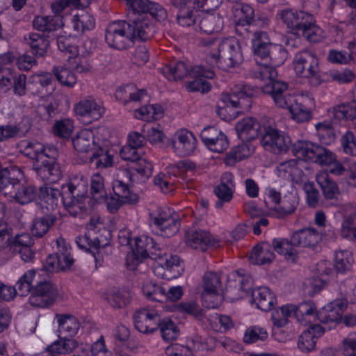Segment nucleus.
Masks as SVG:
<instances>
[{
	"label": "nucleus",
	"mask_w": 356,
	"mask_h": 356,
	"mask_svg": "<svg viewBox=\"0 0 356 356\" xmlns=\"http://www.w3.org/2000/svg\"><path fill=\"white\" fill-rule=\"evenodd\" d=\"M227 291L232 292V288L237 290V295L232 300L248 298L251 304L264 312L271 310L277 304L275 293L268 287L261 286L249 291L251 280L248 276L241 275L238 272H232L227 276Z\"/></svg>",
	"instance_id": "obj_1"
},
{
	"label": "nucleus",
	"mask_w": 356,
	"mask_h": 356,
	"mask_svg": "<svg viewBox=\"0 0 356 356\" xmlns=\"http://www.w3.org/2000/svg\"><path fill=\"white\" fill-rule=\"evenodd\" d=\"M20 152L33 160V168L42 179L57 181L61 177L58 165L50 148L37 141L23 140L18 145Z\"/></svg>",
	"instance_id": "obj_2"
},
{
	"label": "nucleus",
	"mask_w": 356,
	"mask_h": 356,
	"mask_svg": "<svg viewBox=\"0 0 356 356\" xmlns=\"http://www.w3.org/2000/svg\"><path fill=\"white\" fill-rule=\"evenodd\" d=\"M207 44L209 49L206 60L211 67L227 70L238 67L243 61L241 43L234 37L209 41Z\"/></svg>",
	"instance_id": "obj_3"
},
{
	"label": "nucleus",
	"mask_w": 356,
	"mask_h": 356,
	"mask_svg": "<svg viewBox=\"0 0 356 356\" xmlns=\"http://www.w3.org/2000/svg\"><path fill=\"white\" fill-rule=\"evenodd\" d=\"M88 179L83 175H75L62 186L63 206L72 215L77 216L93 207L92 200L87 195Z\"/></svg>",
	"instance_id": "obj_4"
},
{
	"label": "nucleus",
	"mask_w": 356,
	"mask_h": 356,
	"mask_svg": "<svg viewBox=\"0 0 356 356\" xmlns=\"http://www.w3.org/2000/svg\"><path fill=\"white\" fill-rule=\"evenodd\" d=\"M257 93V90L248 84H236L230 94L222 95L217 111L218 116L223 120L235 119L250 104V98Z\"/></svg>",
	"instance_id": "obj_5"
},
{
	"label": "nucleus",
	"mask_w": 356,
	"mask_h": 356,
	"mask_svg": "<svg viewBox=\"0 0 356 356\" xmlns=\"http://www.w3.org/2000/svg\"><path fill=\"white\" fill-rule=\"evenodd\" d=\"M125 234L124 231H121L119 237L122 245L128 244L131 248L127 256V266L129 270H136L138 266L143 265L144 260L148 257L151 249L154 248L155 243L152 238L146 235L130 239Z\"/></svg>",
	"instance_id": "obj_6"
},
{
	"label": "nucleus",
	"mask_w": 356,
	"mask_h": 356,
	"mask_svg": "<svg viewBox=\"0 0 356 356\" xmlns=\"http://www.w3.org/2000/svg\"><path fill=\"white\" fill-rule=\"evenodd\" d=\"M293 68L297 75L307 78L312 86H317L323 82L318 59L312 51L298 52L293 58Z\"/></svg>",
	"instance_id": "obj_7"
},
{
	"label": "nucleus",
	"mask_w": 356,
	"mask_h": 356,
	"mask_svg": "<svg viewBox=\"0 0 356 356\" xmlns=\"http://www.w3.org/2000/svg\"><path fill=\"white\" fill-rule=\"evenodd\" d=\"M149 223L158 233L166 237L177 233L180 226L176 214L166 207H153L149 211Z\"/></svg>",
	"instance_id": "obj_8"
},
{
	"label": "nucleus",
	"mask_w": 356,
	"mask_h": 356,
	"mask_svg": "<svg viewBox=\"0 0 356 356\" xmlns=\"http://www.w3.org/2000/svg\"><path fill=\"white\" fill-rule=\"evenodd\" d=\"M293 154L305 161H314L325 166L330 165L336 157L332 152L307 140L296 141L293 147Z\"/></svg>",
	"instance_id": "obj_9"
},
{
	"label": "nucleus",
	"mask_w": 356,
	"mask_h": 356,
	"mask_svg": "<svg viewBox=\"0 0 356 356\" xmlns=\"http://www.w3.org/2000/svg\"><path fill=\"white\" fill-rule=\"evenodd\" d=\"M188 10L191 13L194 22L188 26H193L195 31L207 34L218 32L222 29V20L220 16L217 13L209 12V10L214 8H209L207 5L202 8L192 5Z\"/></svg>",
	"instance_id": "obj_10"
},
{
	"label": "nucleus",
	"mask_w": 356,
	"mask_h": 356,
	"mask_svg": "<svg viewBox=\"0 0 356 356\" xmlns=\"http://www.w3.org/2000/svg\"><path fill=\"white\" fill-rule=\"evenodd\" d=\"M261 145L265 150L276 154H284L294 145L289 135L272 127L264 129Z\"/></svg>",
	"instance_id": "obj_11"
},
{
	"label": "nucleus",
	"mask_w": 356,
	"mask_h": 356,
	"mask_svg": "<svg viewBox=\"0 0 356 356\" xmlns=\"http://www.w3.org/2000/svg\"><path fill=\"white\" fill-rule=\"evenodd\" d=\"M57 46L58 49L67 56V63L70 68L79 73H86L91 70L88 60L79 54L77 46L70 38L65 35L58 36Z\"/></svg>",
	"instance_id": "obj_12"
},
{
	"label": "nucleus",
	"mask_w": 356,
	"mask_h": 356,
	"mask_svg": "<svg viewBox=\"0 0 356 356\" xmlns=\"http://www.w3.org/2000/svg\"><path fill=\"white\" fill-rule=\"evenodd\" d=\"M108 134V131L104 127L81 129L73 139L74 147L77 152H91L92 154L100 145V141L106 139Z\"/></svg>",
	"instance_id": "obj_13"
},
{
	"label": "nucleus",
	"mask_w": 356,
	"mask_h": 356,
	"mask_svg": "<svg viewBox=\"0 0 356 356\" xmlns=\"http://www.w3.org/2000/svg\"><path fill=\"white\" fill-rule=\"evenodd\" d=\"M113 195L106 198V207L111 212H115L123 204H134L138 202V196L137 194L131 191L127 184L123 181L116 177L113 181Z\"/></svg>",
	"instance_id": "obj_14"
},
{
	"label": "nucleus",
	"mask_w": 356,
	"mask_h": 356,
	"mask_svg": "<svg viewBox=\"0 0 356 356\" xmlns=\"http://www.w3.org/2000/svg\"><path fill=\"white\" fill-rule=\"evenodd\" d=\"M183 270L179 257L170 254L159 256L153 267V273L156 276L168 280L179 277Z\"/></svg>",
	"instance_id": "obj_15"
},
{
	"label": "nucleus",
	"mask_w": 356,
	"mask_h": 356,
	"mask_svg": "<svg viewBox=\"0 0 356 356\" xmlns=\"http://www.w3.org/2000/svg\"><path fill=\"white\" fill-rule=\"evenodd\" d=\"M129 23L124 21L115 22L107 27L105 39L107 44L113 48L123 49L132 42Z\"/></svg>",
	"instance_id": "obj_16"
},
{
	"label": "nucleus",
	"mask_w": 356,
	"mask_h": 356,
	"mask_svg": "<svg viewBox=\"0 0 356 356\" xmlns=\"http://www.w3.org/2000/svg\"><path fill=\"white\" fill-rule=\"evenodd\" d=\"M58 296L55 284L49 281H41L33 288L29 301L34 307H45L53 304Z\"/></svg>",
	"instance_id": "obj_17"
},
{
	"label": "nucleus",
	"mask_w": 356,
	"mask_h": 356,
	"mask_svg": "<svg viewBox=\"0 0 356 356\" xmlns=\"http://www.w3.org/2000/svg\"><path fill=\"white\" fill-rule=\"evenodd\" d=\"M58 252L49 256L45 262V268L49 272L67 270L74 264V259L71 255V250L63 238L56 240Z\"/></svg>",
	"instance_id": "obj_18"
},
{
	"label": "nucleus",
	"mask_w": 356,
	"mask_h": 356,
	"mask_svg": "<svg viewBox=\"0 0 356 356\" xmlns=\"http://www.w3.org/2000/svg\"><path fill=\"white\" fill-rule=\"evenodd\" d=\"M222 0H172V5L178 8L177 22L181 26H188L194 22L188 8L193 5L202 8L207 5L209 8H218Z\"/></svg>",
	"instance_id": "obj_19"
},
{
	"label": "nucleus",
	"mask_w": 356,
	"mask_h": 356,
	"mask_svg": "<svg viewBox=\"0 0 356 356\" xmlns=\"http://www.w3.org/2000/svg\"><path fill=\"white\" fill-rule=\"evenodd\" d=\"M170 145L177 155L188 156L196 149L197 139L191 131L180 129L171 137Z\"/></svg>",
	"instance_id": "obj_20"
},
{
	"label": "nucleus",
	"mask_w": 356,
	"mask_h": 356,
	"mask_svg": "<svg viewBox=\"0 0 356 356\" xmlns=\"http://www.w3.org/2000/svg\"><path fill=\"white\" fill-rule=\"evenodd\" d=\"M74 111L77 116L91 122L100 119L105 113V108L100 100L89 96L76 103Z\"/></svg>",
	"instance_id": "obj_21"
},
{
	"label": "nucleus",
	"mask_w": 356,
	"mask_h": 356,
	"mask_svg": "<svg viewBox=\"0 0 356 356\" xmlns=\"http://www.w3.org/2000/svg\"><path fill=\"white\" fill-rule=\"evenodd\" d=\"M302 160L297 157L296 159H291L280 163L275 169V174L279 177L291 181L293 184H301L305 179L303 170L306 166Z\"/></svg>",
	"instance_id": "obj_22"
},
{
	"label": "nucleus",
	"mask_w": 356,
	"mask_h": 356,
	"mask_svg": "<svg viewBox=\"0 0 356 356\" xmlns=\"http://www.w3.org/2000/svg\"><path fill=\"white\" fill-rule=\"evenodd\" d=\"M346 299H336L324 305L318 311V321L328 325V329L335 327L341 322L343 312L347 307Z\"/></svg>",
	"instance_id": "obj_23"
},
{
	"label": "nucleus",
	"mask_w": 356,
	"mask_h": 356,
	"mask_svg": "<svg viewBox=\"0 0 356 356\" xmlns=\"http://www.w3.org/2000/svg\"><path fill=\"white\" fill-rule=\"evenodd\" d=\"M184 241L187 246L200 251H205L210 247L221 245V238L218 236H212L204 230L187 231Z\"/></svg>",
	"instance_id": "obj_24"
},
{
	"label": "nucleus",
	"mask_w": 356,
	"mask_h": 356,
	"mask_svg": "<svg viewBox=\"0 0 356 356\" xmlns=\"http://www.w3.org/2000/svg\"><path fill=\"white\" fill-rule=\"evenodd\" d=\"M193 80L188 81L186 89L189 92H207L211 89L210 83L205 79H213L215 76L214 71L211 68L206 69L202 65L193 67L190 70V75Z\"/></svg>",
	"instance_id": "obj_25"
},
{
	"label": "nucleus",
	"mask_w": 356,
	"mask_h": 356,
	"mask_svg": "<svg viewBox=\"0 0 356 356\" xmlns=\"http://www.w3.org/2000/svg\"><path fill=\"white\" fill-rule=\"evenodd\" d=\"M200 137L204 145L213 152L222 153L229 146L226 135L214 127L204 128L201 132Z\"/></svg>",
	"instance_id": "obj_26"
},
{
	"label": "nucleus",
	"mask_w": 356,
	"mask_h": 356,
	"mask_svg": "<svg viewBox=\"0 0 356 356\" xmlns=\"http://www.w3.org/2000/svg\"><path fill=\"white\" fill-rule=\"evenodd\" d=\"M106 232V234L102 239L97 236L91 238L90 234L88 232L76 239V243L81 250L92 253L96 263L102 259V257L99 256L101 250L106 247L110 241V234L108 231Z\"/></svg>",
	"instance_id": "obj_27"
},
{
	"label": "nucleus",
	"mask_w": 356,
	"mask_h": 356,
	"mask_svg": "<svg viewBox=\"0 0 356 356\" xmlns=\"http://www.w3.org/2000/svg\"><path fill=\"white\" fill-rule=\"evenodd\" d=\"M159 317V311L154 308L140 309L134 315L135 327L142 333H152L158 327Z\"/></svg>",
	"instance_id": "obj_28"
},
{
	"label": "nucleus",
	"mask_w": 356,
	"mask_h": 356,
	"mask_svg": "<svg viewBox=\"0 0 356 356\" xmlns=\"http://www.w3.org/2000/svg\"><path fill=\"white\" fill-rule=\"evenodd\" d=\"M294 245L314 249L322 240V234L313 227H305L296 230L291 236Z\"/></svg>",
	"instance_id": "obj_29"
},
{
	"label": "nucleus",
	"mask_w": 356,
	"mask_h": 356,
	"mask_svg": "<svg viewBox=\"0 0 356 356\" xmlns=\"http://www.w3.org/2000/svg\"><path fill=\"white\" fill-rule=\"evenodd\" d=\"M278 16L287 27L297 35H300L302 28L312 19L310 14L291 9L281 10Z\"/></svg>",
	"instance_id": "obj_30"
},
{
	"label": "nucleus",
	"mask_w": 356,
	"mask_h": 356,
	"mask_svg": "<svg viewBox=\"0 0 356 356\" xmlns=\"http://www.w3.org/2000/svg\"><path fill=\"white\" fill-rule=\"evenodd\" d=\"M261 89L264 92L270 94L275 104L280 108L287 106L289 100H291V94H284L288 89V84L285 82L277 81L275 79L270 82L265 83Z\"/></svg>",
	"instance_id": "obj_31"
},
{
	"label": "nucleus",
	"mask_w": 356,
	"mask_h": 356,
	"mask_svg": "<svg viewBox=\"0 0 356 356\" xmlns=\"http://www.w3.org/2000/svg\"><path fill=\"white\" fill-rule=\"evenodd\" d=\"M134 167L131 170H123L122 175L126 177L127 181L132 182H145L152 175L153 165L147 159L140 158L135 162Z\"/></svg>",
	"instance_id": "obj_32"
},
{
	"label": "nucleus",
	"mask_w": 356,
	"mask_h": 356,
	"mask_svg": "<svg viewBox=\"0 0 356 356\" xmlns=\"http://www.w3.org/2000/svg\"><path fill=\"white\" fill-rule=\"evenodd\" d=\"M325 331L321 325L315 324L309 327L302 332L298 341V348L303 353L313 351L316 345L318 338L321 337Z\"/></svg>",
	"instance_id": "obj_33"
},
{
	"label": "nucleus",
	"mask_w": 356,
	"mask_h": 356,
	"mask_svg": "<svg viewBox=\"0 0 356 356\" xmlns=\"http://www.w3.org/2000/svg\"><path fill=\"white\" fill-rule=\"evenodd\" d=\"M38 197L37 189L31 184H20L19 181L17 186L13 191L6 193V197L10 201H15L21 204H26L36 200Z\"/></svg>",
	"instance_id": "obj_34"
},
{
	"label": "nucleus",
	"mask_w": 356,
	"mask_h": 356,
	"mask_svg": "<svg viewBox=\"0 0 356 356\" xmlns=\"http://www.w3.org/2000/svg\"><path fill=\"white\" fill-rule=\"evenodd\" d=\"M131 23L129 24L131 39L146 40L152 36V25L147 15H139L135 17H130Z\"/></svg>",
	"instance_id": "obj_35"
},
{
	"label": "nucleus",
	"mask_w": 356,
	"mask_h": 356,
	"mask_svg": "<svg viewBox=\"0 0 356 356\" xmlns=\"http://www.w3.org/2000/svg\"><path fill=\"white\" fill-rule=\"evenodd\" d=\"M236 134L243 140H251L256 138L261 131V124L253 118H245L235 125Z\"/></svg>",
	"instance_id": "obj_36"
},
{
	"label": "nucleus",
	"mask_w": 356,
	"mask_h": 356,
	"mask_svg": "<svg viewBox=\"0 0 356 356\" xmlns=\"http://www.w3.org/2000/svg\"><path fill=\"white\" fill-rule=\"evenodd\" d=\"M22 177V171L15 166L0 170V192L6 197V193L13 191Z\"/></svg>",
	"instance_id": "obj_37"
},
{
	"label": "nucleus",
	"mask_w": 356,
	"mask_h": 356,
	"mask_svg": "<svg viewBox=\"0 0 356 356\" xmlns=\"http://www.w3.org/2000/svg\"><path fill=\"white\" fill-rule=\"evenodd\" d=\"M56 321L58 324V332L63 338L74 336L80 328L79 320L72 315H56Z\"/></svg>",
	"instance_id": "obj_38"
},
{
	"label": "nucleus",
	"mask_w": 356,
	"mask_h": 356,
	"mask_svg": "<svg viewBox=\"0 0 356 356\" xmlns=\"http://www.w3.org/2000/svg\"><path fill=\"white\" fill-rule=\"evenodd\" d=\"M299 203L296 193H289L281 197L279 204L273 209V216L276 218H283L292 214Z\"/></svg>",
	"instance_id": "obj_39"
},
{
	"label": "nucleus",
	"mask_w": 356,
	"mask_h": 356,
	"mask_svg": "<svg viewBox=\"0 0 356 356\" xmlns=\"http://www.w3.org/2000/svg\"><path fill=\"white\" fill-rule=\"evenodd\" d=\"M316 180L321 188L324 197L326 200H337L340 191L337 184L330 179L327 172L322 171L316 176Z\"/></svg>",
	"instance_id": "obj_40"
},
{
	"label": "nucleus",
	"mask_w": 356,
	"mask_h": 356,
	"mask_svg": "<svg viewBox=\"0 0 356 356\" xmlns=\"http://www.w3.org/2000/svg\"><path fill=\"white\" fill-rule=\"evenodd\" d=\"M60 195H62L61 191L56 188L46 185L41 186L38 195L40 204L47 211H54L58 207Z\"/></svg>",
	"instance_id": "obj_41"
},
{
	"label": "nucleus",
	"mask_w": 356,
	"mask_h": 356,
	"mask_svg": "<svg viewBox=\"0 0 356 356\" xmlns=\"http://www.w3.org/2000/svg\"><path fill=\"white\" fill-rule=\"evenodd\" d=\"M284 108H286L291 115V119L298 123H303L309 122L313 115V109L300 104L299 102L293 101V96L291 100L289 101L287 106Z\"/></svg>",
	"instance_id": "obj_42"
},
{
	"label": "nucleus",
	"mask_w": 356,
	"mask_h": 356,
	"mask_svg": "<svg viewBox=\"0 0 356 356\" xmlns=\"http://www.w3.org/2000/svg\"><path fill=\"white\" fill-rule=\"evenodd\" d=\"M63 26V17L59 15H40L33 20L34 28L40 31H53Z\"/></svg>",
	"instance_id": "obj_43"
},
{
	"label": "nucleus",
	"mask_w": 356,
	"mask_h": 356,
	"mask_svg": "<svg viewBox=\"0 0 356 356\" xmlns=\"http://www.w3.org/2000/svg\"><path fill=\"white\" fill-rule=\"evenodd\" d=\"M272 46L273 44L270 42L266 33L257 31L254 33L252 39V48L256 56L261 58L268 57Z\"/></svg>",
	"instance_id": "obj_44"
},
{
	"label": "nucleus",
	"mask_w": 356,
	"mask_h": 356,
	"mask_svg": "<svg viewBox=\"0 0 356 356\" xmlns=\"http://www.w3.org/2000/svg\"><path fill=\"white\" fill-rule=\"evenodd\" d=\"M275 254L268 243H262L256 245L251 251L249 259L254 264L263 265L271 262Z\"/></svg>",
	"instance_id": "obj_45"
},
{
	"label": "nucleus",
	"mask_w": 356,
	"mask_h": 356,
	"mask_svg": "<svg viewBox=\"0 0 356 356\" xmlns=\"http://www.w3.org/2000/svg\"><path fill=\"white\" fill-rule=\"evenodd\" d=\"M178 168L172 167L168 169L166 172L159 173L154 179L155 186H157L163 193H170L172 192L175 188V174Z\"/></svg>",
	"instance_id": "obj_46"
},
{
	"label": "nucleus",
	"mask_w": 356,
	"mask_h": 356,
	"mask_svg": "<svg viewBox=\"0 0 356 356\" xmlns=\"http://www.w3.org/2000/svg\"><path fill=\"white\" fill-rule=\"evenodd\" d=\"M274 250L282 255L285 259L295 262L298 258V251L293 247V243L286 238H275L273 241Z\"/></svg>",
	"instance_id": "obj_47"
},
{
	"label": "nucleus",
	"mask_w": 356,
	"mask_h": 356,
	"mask_svg": "<svg viewBox=\"0 0 356 356\" xmlns=\"http://www.w3.org/2000/svg\"><path fill=\"white\" fill-rule=\"evenodd\" d=\"M163 108L159 104H148L141 106L134 111V117L138 120L152 121L163 116Z\"/></svg>",
	"instance_id": "obj_48"
},
{
	"label": "nucleus",
	"mask_w": 356,
	"mask_h": 356,
	"mask_svg": "<svg viewBox=\"0 0 356 356\" xmlns=\"http://www.w3.org/2000/svg\"><path fill=\"white\" fill-rule=\"evenodd\" d=\"M254 146L250 143H242L232 148L226 156L225 161L228 165H234L235 163L248 158L253 154Z\"/></svg>",
	"instance_id": "obj_49"
},
{
	"label": "nucleus",
	"mask_w": 356,
	"mask_h": 356,
	"mask_svg": "<svg viewBox=\"0 0 356 356\" xmlns=\"http://www.w3.org/2000/svg\"><path fill=\"white\" fill-rule=\"evenodd\" d=\"M298 306L292 304H286L273 312L271 319L273 325L286 326L288 324V318L294 316L297 318Z\"/></svg>",
	"instance_id": "obj_50"
},
{
	"label": "nucleus",
	"mask_w": 356,
	"mask_h": 356,
	"mask_svg": "<svg viewBox=\"0 0 356 356\" xmlns=\"http://www.w3.org/2000/svg\"><path fill=\"white\" fill-rule=\"evenodd\" d=\"M90 161L95 163L97 168H111L116 163L114 156L108 150L102 148L100 145L92 154Z\"/></svg>",
	"instance_id": "obj_51"
},
{
	"label": "nucleus",
	"mask_w": 356,
	"mask_h": 356,
	"mask_svg": "<svg viewBox=\"0 0 356 356\" xmlns=\"http://www.w3.org/2000/svg\"><path fill=\"white\" fill-rule=\"evenodd\" d=\"M25 40L30 46L33 53L38 56H44L49 47V40L39 33H31L25 37Z\"/></svg>",
	"instance_id": "obj_52"
},
{
	"label": "nucleus",
	"mask_w": 356,
	"mask_h": 356,
	"mask_svg": "<svg viewBox=\"0 0 356 356\" xmlns=\"http://www.w3.org/2000/svg\"><path fill=\"white\" fill-rule=\"evenodd\" d=\"M297 320L305 325L318 321V312L314 303L305 302L298 305Z\"/></svg>",
	"instance_id": "obj_53"
},
{
	"label": "nucleus",
	"mask_w": 356,
	"mask_h": 356,
	"mask_svg": "<svg viewBox=\"0 0 356 356\" xmlns=\"http://www.w3.org/2000/svg\"><path fill=\"white\" fill-rule=\"evenodd\" d=\"M113 228V221L111 219H102L99 216H92L90 222L86 225V230L88 233L97 234L98 232L103 230L102 235L98 236L100 239L104 238L106 234V231L111 234Z\"/></svg>",
	"instance_id": "obj_54"
},
{
	"label": "nucleus",
	"mask_w": 356,
	"mask_h": 356,
	"mask_svg": "<svg viewBox=\"0 0 356 356\" xmlns=\"http://www.w3.org/2000/svg\"><path fill=\"white\" fill-rule=\"evenodd\" d=\"M92 202L101 203L105 200L106 195L105 191L104 179L102 175L97 172L91 177L90 180Z\"/></svg>",
	"instance_id": "obj_55"
},
{
	"label": "nucleus",
	"mask_w": 356,
	"mask_h": 356,
	"mask_svg": "<svg viewBox=\"0 0 356 356\" xmlns=\"http://www.w3.org/2000/svg\"><path fill=\"white\" fill-rule=\"evenodd\" d=\"M162 73L169 81H177L183 79L187 74L190 75V70L185 63L179 61L164 67Z\"/></svg>",
	"instance_id": "obj_56"
},
{
	"label": "nucleus",
	"mask_w": 356,
	"mask_h": 356,
	"mask_svg": "<svg viewBox=\"0 0 356 356\" xmlns=\"http://www.w3.org/2000/svg\"><path fill=\"white\" fill-rule=\"evenodd\" d=\"M300 30V35H302L310 42H320L325 38L324 31L318 26L312 15L309 22L305 24Z\"/></svg>",
	"instance_id": "obj_57"
},
{
	"label": "nucleus",
	"mask_w": 356,
	"mask_h": 356,
	"mask_svg": "<svg viewBox=\"0 0 356 356\" xmlns=\"http://www.w3.org/2000/svg\"><path fill=\"white\" fill-rule=\"evenodd\" d=\"M55 221L56 217L54 215H48L35 218L33 220L31 227L33 235L36 237L43 236L47 233Z\"/></svg>",
	"instance_id": "obj_58"
},
{
	"label": "nucleus",
	"mask_w": 356,
	"mask_h": 356,
	"mask_svg": "<svg viewBox=\"0 0 356 356\" xmlns=\"http://www.w3.org/2000/svg\"><path fill=\"white\" fill-rule=\"evenodd\" d=\"M78 346L74 339H64L54 342L47 350L46 356H56L57 355L67 354L74 350Z\"/></svg>",
	"instance_id": "obj_59"
},
{
	"label": "nucleus",
	"mask_w": 356,
	"mask_h": 356,
	"mask_svg": "<svg viewBox=\"0 0 356 356\" xmlns=\"http://www.w3.org/2000/svg\"><path fill=\"white\" fill-rule=\"evenodd\" d=\"M234 21L238 25L250 24L254 19L253 8L245 3L236 5L233 10Z\"/></svg>",
	"instance_id": "obj_60"
},
{
	"label": "nucleus",
	"mask_w": 356,
	"mask_h": 356,
	"mask_svg": "<svg viewBox=\"0 0 356 356\" xmlns=\"http://www.w3.org/2000/svg\"><path fill=\"white\" fill-rule=\"evenodd\" d=\"M72 26L75 31L83 33L95 27V19L88 13L81 11L74 15L72 19Z\"/></svg>",
	"instance_id": "obj_61"
},
{
	"label": "nucleus",
	"mask_w": 356,
	"mask_h": 356,
	"mask_svg": "<svg viewBox=\"0 0 356 356\" xmlns=\"http://www.w3.org/2000/svg\"><path fill=\"white\" fill-rule=\"evenodd\" d=\"M354 258L349 250H337L334 253V266L338 272L344 273L351 269Z\"/></svg>",
	"instance_id": "obj_62"
},
{
	"label": "nucleus",
	"mask_w": 356,
	"mask_h": 356,
	"mask_svg": "<svg viewBox=\"0 0 356 356\" xmlns=\"http://www.w3.org/2000/svg\"><path fill=\"white\" fill-rule=\"evenodd\" d=\"M39 270L30 269L25 272L17 281L15 287L20 296H26L33 290V283Z\"/></svg>",
	"instance_id": "obj_63"
},
{
	"label": "nucleus",
	"mask_w": 356,
	"mask_h": 356,
	"mask_svg": "<svg viewBox=\"0 0 356 356\" xmlns=\"http://www.w3.org/2000/svg\"><path fill=\"white\" fill-rule=\"evenodd\" d=\"M53 73L58 81L63 86L73 88L76 83L77 77L76 74L65 66L54 67Z\"/></svg>",
	"instance_id": "obj_64"
}]
</instances>
